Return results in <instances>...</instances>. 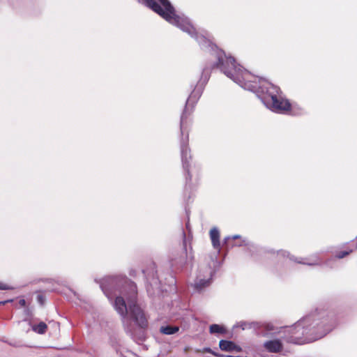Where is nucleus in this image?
<instances>
[{
	"label": "nucleus",
	"instance_id": "f257e3e1",
	"mask_svg": "<svg viewBox=\"0 0 357 357\" xmlns=\"http://www.w3.org/2000/svg\"><path fill=\"white\" fill-rule=\"evenodd\" d=\"M125 284L129 289L127 297L128 308L124 298L121 296L116 298L114 307L123 319L128 315L138 326L144 329L148 326V320L143 310L137 303V285L130 280H126Z\"/></svg>",
	"mask_w": 357,
	"mask_h": 357
},
{
	"label": "nucleus",
	"instance_id": "f03ea898",
	"mask_svg": "<svg viewBox=\"0 0 357 357\" xmlns=\"http://www.w3.org/2000/svg\"><path fill=\"white\" fill-rule=\"evenodd\" d=\"M145 5L158 14L168 22L178 26L192 37L197 38L196 29L186 20L176 14L174 8L169 0H158L160 5L154 0H142Z\"/></svg>",
	"mask_w": 357,
	"mask_h": 357
},
{
	"label": "nucleus",
	"instance_id": "7ed1b4c3",
	"mask_svg": "<svg viewBox=\"0 0 357 357\" xmlns=\"http://www.w3.org/2000/svg\"><path fill=\"white\" fill-rule=\"evenodd\" d=\"M215 59L216 61L212 68L219 69L226 76L234 81L241 70V67L236 63L235 59L230 55H227L222 50H216Z\"/></svg>",
	"mask_w": 357,
	"mask_h": 357
},
{
	"label": "nucleus",
	"instance_id": "20e7f679",
	"mask_svg": "<svg viewBox=\"0 0 357 357\" xmlns=\"http://www.w3.org/2000/svg\"><path fill=\"white\" fill-rule=\"evenodd\" d=\"M236 79L234 82L238 83L245 89L259 93L262 86V82L265 79L251 74L250 72L242 69L240 70Z\"/></svg>",
	"mask_w": 357,
	"mask_h": 357
},
{
	"label": "nucleus",
	"instance_id": "39448f33",
	"mask_svg": "<svg viewBox=\"0 0 357 357\" xmlns=\"http://www.w3.org/2000/svg\"><path fill=\"white\" fill-rule=\"evenodd\" d=\"M282 93L279 86L273 84L265 79L262 82V86L259 94L261 95V100L267 105L268 102H271Z\"/></svg>",
	"mask_w": 357,
	"mask_h": 357
},
{
	"label": "nucleus",
	"instance_id": "423d86ee",
	"mask_svg": "<svg viewBox=\"0 0 357 357\" xmlns=\"http://www.w3.org/2000/svg\"><path fill=\"white\" fill-rule=\"evenodd\" d=\"M199 93L193 91L189 96L184 110L181 117V129L183 130L188 123V120L193 113L196 102L199 98Z\"/></svg>",
	"mask_w": 357,
	"mask_h": 357
},
{
	"label": "nucleus",
	"instance_id": "0eeeda50",
	"mask_svg": "<svg viewBox=\"0 0 357 357\" xmlns=\"http://www.w3.org/2000/svg\"><path fill=\"white\" fill-rule=\"evenodd\" d=\"M266 107L272 111L282 114H289L292 109V105L289 100L281 97L280 94L271 102H268Z\"/></svg>",
	"mask_w": 357,
	"mask_h": 357
},
{
	"label": "nucleus",
	"instance_id": "6e6552de",
	"mask_svg": "<svg viewBox=\"0 0 357 357\" xmlns=\"http://www.w3.org/2000/svg\"><path fill=\"white\" fill-rule=\"evenodd\" d=\"M305 321H298L293 327L290 328L289 332L291 336L287 339L288 342L301 344L303 336L307 334L304 326Z\"/></svg>",
	"mask_w": 357,
	"mask_h": 357
},
{
	"label": "nucleus",
	"instance_id": "1a4fd4ad",
	"mask_svg": "<svg viewBox=\"0 0 357 357\" xmlns=\"http://www.w3.org/2000/svg\"><path fill=\"white\" fill-rule=\"evenodd\" d=\"M264 347L271 353H279L283 349V344L280 340H273L266 341L264 344Z\"/></svg>",
	"mask_w": 357,
	"mask_h": 357
},
{
	"label": "nucleus",
	"instance_id": "9d476101",
	"mask_svg": "<svg viewBox=\"0 0 357 357\" xmlns=\"http://www.w3.org/2000/svg\"><path fill=\"white\" fill-rule=\"evenodd\" d=\"M219 347L222 351H237L241 352L242 351V348L236 344L234 342L229 340H221L219 342Z\"/></svg>",
	"mask_w": 357,
	"mask_h": 357
},
{
	"label": "nucleus",
	"instance_id": "9b49d317",
	"mask_svg": "<svg viewBox=\"0 0 357 357\" xmlns=\"http://www.w3.org/2000/svg\"><path fill=\"white\" fill-rule=\"evenodd\" d=\"M181 155H182L183 166L187 172V176L185 178L186 181L190 182L192 180V176L190 174V163L188 161V150L187 146L182 148ZM189 158H191L190 155H189Z\"/></svg>",
	"mask_w": 357,
	"mask_h": 357
},
{
	"label": "nucleus",
	"instance_id": "f8f14e48",
	"mask_svg": "<svg viewBox=\"0 0 357 357\" xmlns=\"http://www.w3.org/2000/svg\"><path fill=\"white\" fill-rule=\"evenodd\" d=\"M209 234L213 248L216 250H220V242L219 230L216 227H213L210 230Z\"/></svg>",
	"mask_w": 357,
	"mask_h": 357
},
{
	"label": "nucleus",
	"instance_id": "ddd939ff",
	"mask_svg": "<svg viewBox=\"0 0 357 357\" xmlns=\"http://www.w3.org/2000/svg\"><path fill=\"white\" fill-rule=\"evenodd\" d=\"M211 282V277L207 280L197 278L195 282L194 287L197 290L201 291L203 289L208 287L210 285Z\"/></svg>",
	"mask_w": 357,
	"mask_h": 357
},
{
	"label": "nucleus",
	"instance_id": "4468645a",
	"mask_svg": "<svg viewBox=\"0 0 357 357\" xmlns=\"http://www.w3.org/2000/svg\"><path fill=\"white\" fill-rule=\"evenodd\" d=\"M178 331L179 328L175 326H161L160 328V333L165 335H172L177 333Z\"/></svg>",
	"mask_w": 357,
	"mask_h": 357
},
{
	"label": "nucleus",
	"instance_id": "2eb2a0df",
	"mask_svg": "<svg viewBox=\"0 0 357 357\" xmlns=\"http://www.w3.org/2000/svg\"><path fill=\"white\" fill-rule=\"evenodd\" d=\"M225 243L229 246L241 245L242 241L238 236H234L232 237H227L225 238Z\"/></svg>",
	"mask_w": 357,
	"mask_h": 357
},
{
	"label": "nucleus",
	"instance_id": "dca6fc26",
	"mask_svg": "<svg viewBox=\"0 0 357 357\" xmlns=\"http://www.w3.org/2000/svg\"><path fill=\"white\" fill-rule=\"evenodd\" d=\"M32 329L38 334H44L47 330V325L41 321L38 324L33 326Z\"/></svg>",
	"mask_w": 357,
	"mask_h": 357
},
{
	"label": "nucleus",
	"instance_id": "f3484780",
	"mask_svg": "<svg viewBox=\"0 0 357 357\" xmlns=\"http://www.w3.org/2000/svg\"><path fill=\"white\" fill-rule=\"evenodd\" d=\"M209 332L211 334H224L226 333V329L222 326L218 324H212L209 327Z\"/></svg>",
	"mask_w": 357,
	"mask_h": 357
},
{
	"label": "nucleus",
	"instance_id": "a211bd4d",
	"mask_svg": "<svg viewBox=\"0 0 357 357\" xmlns=\"http://www.w3.org/2000/svg\"><path fill=\"white\" fill-rule=\"evenodd\" d=\"M353 251L354 248H347L345 250L337 252L335 254V257L337 259H342L353 252Z\"/></svg>",
	"mask_w": 357,
	"mask_h": 357
},
{
	"label": "nucleus",
	"instance_id": "6ab92c4d",
	"mask_svg": "<svg viewBox=\"0 0 357 357\" xmlns=\"http://www.w3.org/2000/svg\"><path fill=\"white\" fill-rule=\"evenodd\" d=\"M204 352L211 354L213 356H218V357H224L225 356V355H223V354H220L216 352H214L213 351H212V349L211 348H204Z\"/></svg>",
	"mask_w": 357,
	"mask_h": 357
},
{
	"label": "nucleus",
	"instance_id": "aec40b11",
	"mask_svg": "<svg viewBox=\"0 0 357 357\" xmlns=\"http://www.w3.org/2000/svg\"><path fill=\"white\" fill-rule=\"evenodd\" d=\"M37 301L41 305H43L45 302V297L43 294H40L37 296Z\"/></svg>",
	"mask_w": 357,
	"mask_h": 357
},
{
	"label": "nucleus",
	"instance_id": "412c9836",
	"mask_svg": "<svg viewBox=\"0 0 357 357\" xmlns=\"http://www.w3.org/2000/svg\"><path fill=\"white\" fill-rule=\"evenodd\" d=\"M12 289L13 288L10 287L8 284L0 282V289L8 290V289Z\"/></svg>",
	"mask_w": 357,
	"mask_h": 357
},
{
	"label": "nucleus",
	"instance_id": "4be33fe9",
	"mask_svg": "<svg viewBox=\"0 0 357 357\" xmlns=\"http://www.w3.org/2000/svg\"><path fill=\"white\" fill-rule=\"evenodd\" d=\"M19 304L22 306V307H25L26 305V301L24 299H20V301H19Z\"/></svg>",
	"mask_w": 357,
	"mask_h": 357
},
{
	"label": "nucleus",
	"instance_id": "5701e85b",
	"mask_svg": "<svg viewBox=\"0 0 357 357\" xmlns=\"http://www.w3.org/2000/svg\"><path fill=\"white\" fill-rule=\"evenodd\" d=\"M8 301H1V302H0V305H4V304H6V303H8Z\"/></svg>",
	"mask_w": 357,
	"mask_h": 357
},
{
	"label": "nucleus",
	"instance_id": "b1692460",
	"mask_svg": "<svg viewBox=\"0 0 357 357\" xmlns=\"http://www.w3.org/2000/svg\"><path fill=\"white\" fill-rule=\"evenodd\" d=\"M355 249L357 250V238L355 242Z\"/></svg>",
	"mask_w": 357,
	"mask_h": 357
},
{
	"label": "nucleus",
	"instance_id": "393cba45",
	"mask_svg": "<svg viewBox=\"0 0 357 357\" xmlns=\"http://www.w3.org/2000/svg\"><path fill=\"white\" fill-rule=\"evenodd\" d=\"M151 266H152V267H153V270H154V269H155V264H153H153H151Z\"/></svg>",
	"mask_w": 357,
	"mask_h": 357
}]
</instances>
